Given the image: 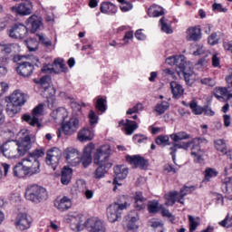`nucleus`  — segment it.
Wrapping results in <instances>:
<instances>
[{
  "instance_id": "nucleus-1",
  "label": "nucleus",
  "mask_w": 232,
  "mask_h": 232,
  "mask_svg": "<svg viewBox=\"0 0 232 232\" xmlns=\"http://www.w3.org/2000/svg\"><path fill=\"white\" fill-rule=\"evenodd\" d=\"M32 150V138L26 135L20 144L14 141H6L2 145V152L5 159H19L24 157Z\"/></svg>"
},
{
  "instance_id": "nucleus-2",
  "label": "nucleus",
  "mask_w": 232,
  "mask_h": 232,
  "mask_svg": "<svg viewBox=\"0 0 232 232\" xmlns=\"http://www.w3.org/2000/svg\"><path fill=\"white\" fill-rule=\"evenodd\" d=\"M28 95L24 94L20 90L14 91L12 94L5 97L7 102L5 111L9 117H15L18 111H21V107L26 104Z\"/></svg>"
},
{
  "instance_id": "nucleus-3",
  "label": "nucleus",
  "mask_w": 232,
  "mask_h": 232,
  "mask_svg": "<svg viewBox=\"0 0 232 232\" xmlns=\"http://www.w3.org/2000/svg\"><path fill=\"white\" fill-rule=\"evenodd\" d=\"M44 149H40L30 152L29 156L24 159V162L27 168V173L29 174V177L37 175V173H41V163L39 162L38 159L39 157H44Z\"/></svg>"
},
{
  "instance_id": "nucleus-4",
  "label": "nucleus",
  "mask_w": 232,
  "mask_h": 232,
  "mask_svg": "<svg viewBox=\"0 0 232 232\" xmlns=\"http://www.w3.org/2000/svg\"><path fill=\"white\" fill-rule=\"evenodd\" d=\"M25 198L30 202L39 204V202H44V200L48 199V191L39 185H31L26 188Z\"/></svg>"
},
{
  "instance_id": "nucleus-5",
  "label": "nucleus",
  "mask_w": 232,
  "mask_h": 232,
  "mask_svg": "<svg viewBox=\"0 0 232 232\" xmlns=\"http://www.w3.org/2000/svg\"><path fill=\"white\" fill-rule=\"evenodd\" d=\"M44 110V105L43 103H40L33 109L32 115L24 114L22 116V119L25 122H28L30 126H36L38 130H40V128H42L43 125L39 121V117H42Z\"/></svg>"
},
{
  "instance_id": "nucleus-6",
  "label": "nucleus",
  "mask_w": 232,
  "mask_h": 232,
  "mask_svg": "<svg viewBox=\"0 0 232 232\" xmlns=\"http://www.w3.org/2000/svg\"><path fill=\"white\" fill-rule=\"evenodd\" d=\"M110 145H104L97 149L93 156V163L102 166L111 164V161H110Z\"/></svg>"
},
{
  "instance_id": "nucleus-7",
  "label": "nucleus",
  "mask_w": 232,
  "mask_h": 232,
  "mask_svg": "<svg viewBox=\"0 0 232 232\" xmlns=\"http://www.w3.org/2000/svg\"><path fill=\"white\" fill-rule=\"evenodd\" d=\"M63 156V152L59 148H53L47 151V156L45 159V162L48 166H51L52 169L55 171L57 169V166H59V160H61V157Z\"/></svg>"
},
{
  "instance_id": "nucleus-8",
  "label": "nucleus",
  "mask_w": 232,
  "mask_h": 232,
  "mask_svg": "<svg viewBox=\"0 0 232 232\" xmlns=\"http://www.w3.org/2000/svg\"><path fill=\"white\" fill-rule=\"evenodd\" d=\"M11 39H24L28 35V27L23 24H14L8 30Z\"/></svg>"
},
{
  "instance_id": "nucleus-9",
  "label": "nucleus",
  "mask_w": 232,
  "mask_h": 232,
  "mask_svg": "<svg viewBox=\"0 0 232 232\" xmlns=\"http://www.w3.org/2000/svg\"><path fill=\"white\" fill-rule=\"evenodd\" d=\"M15 48L14 44L0 43V64H8L10 63V54Z\"/></svg>"
},
{
  "instance_id": "nucleus-10",
  "label": "nucleus",
  "mask_w": 232,
  "mask_h": 232,
  "mask_svg": "<svg viewBox=\"0 0 232 232\" xmlns=\"http://www.w3.org/2000/svg\"><path fill=\"white\" fill-rule=\"evenodd\" d=\"M63 155L67 162L72 166H77V164L81 163V155L77 149L69 147L64 150Z\"/></svg>"
},
{
  "instance_id": "nucleus-11",
  "label": "nucleus",
  "mask_w": 232,
  "mask_h": 232,
  "mask_svg": "<svg viewBox=\"0 0 232 232\" xmlns=\"http://www.w3.org/2000/svg\"><path fill=\"white\" fill-rule=\"evenodd\" d=\"M79 119L71 118L66 123L62 124V130L64 135H73L79 130Z\"/></svg>"
},
{
  "instance_id": "nucleus-12",
  "label": "nucleus",
  "mask_w": 232,
  "mask_h": 232,
  "mask_svg": "<svg viewBox=\"0 0 232 232\" xmlns=\"http://www.w3.org/2000/svg\"><path fill=\"white\" fill-rule=\"evenodd\" d=\"M177 73L178 75H183L188 86H191L195 82V78H193L195 72H193V69L188 64V63L183 65Z\"/></svg>"
},
{
  "instance_id": "nucleus-13",
  "label": "nucleus",
  "mask_w": 232,
  "mask_h": 232,
  "mask_svg": "<svg viewBox=\"0 0 232 232\" xmlns=\"http://www.w3.org/2000/svg\"><path fill=\"white\" fill-rule=\"evenodd\" d=\"M26 25L28 26L31 34H35L37 30H41V28H43V18L33 14L26 20Z\"/></svg>"
},
{
  "instance_id": "nucleus-14",
  "label": "nucleus",
  "mask_w": 232,
  "mask_h": 232,
  "mask_svg": "<svg viewBox=\"0 0 232 232\" xmlns=\"http://www.w3.org/2000/svg\"><path fill=\"white\" fill-rule=\"evenodd\" d=\"M85 227L89 229V232H106V227L102 220L99 219H88L85 222Z\"/></svg>"
},
{
  "instance_id": "nucleus-15",
  "label": "nucleus",
  "mask_w": 232,
  "mask_h": 232,
  "mask_svg": "<svg viewBox=\"0 0 232 232\" xmlns=\"http://www.w3.org/2000/svg\"><path fill=\"white\" fill-rule=\"evenodd\" d=\"M32 8L33 5L31 2H24L17 6L11 7V11L17 15H30L32 14Z\"/></svg>"
},
{
  "instance_id": "nucleus-16",
  "label": "nucleus",
  "mask_w": 232,
  "mask_h": 232,
  "mask_svg": "<svg viewBox=\"0 0 232 232\" xmlns=\"http://www.w3.org/2000/svg\"><path fill=\"white\" fill-rule=\"evenodd\" d=\"M13 175L17 179H24V177H29L26 163H24V159H23L22 161H19L14 166Z\"/></svg>"
},
{
  "instance_id": "nucleus-17",
  "label": "nucleus",
  "mask_w": 232,
  "mask_h": 232,
  "mask_svg": "<svg viewBox=\"0 0 232 232\" xmlns=\"http://www.w3.org/2000/svg\"><path fill=\"white\" fill-rule=\"evenodd\" d=\"M127 162L134 166V168H140V169H146L148 168V160L140 155L127 156Z\"/></svg>"
},
{
  "instance_id": "nucleus-18",
  "label": "nucleus",
  "mask_w": 232,
  "mask_h": 232,
  "mask_svg": "<svg viewBox=\"0 0 232 232\" xmlns=\"http://www.w3.org/2000/svg\"><path fill=\"white\" fill-rule=\"evenodd\" d=\"M187 63L186 56L184 55L170 56L166 59L167 64H169V66H176L177 73Z\"/></svg>"
},
{
  "instance_id": "nucleus-19",
  "label": "nucleus",
  "mask_w": 232,
  "mask_h": 232,
  "mask_svg": "<svg viewBox=\"0 0 232 232\" xmlns=\"http://www.w3.org/2000/svg\"><path fill=\"white\" fill-rule=\"evenodd\" d=\"M93 145L89 144L83 149V153L80 158V162L83 166V168H88L93 160L92 158V151H93Z\"/></svg>"
},
{
  "instance_id": "nucleus-20",
  "label": "nucleus",
  "mask_w": 232,
  "mask_h": 232,
  "mask_svg": "<svg viewBox=\"0 0 232 232\" xmlns=\"http://www.w3.org/2000/svg\"><path fill=\"white\" fill-rule=\"evenodd\" d=\"M121 215H122V210L118 206L111 204L107 208V218L109 222H117L121 218Z\"/></svg>"
},
{
  "instance_id": "nucleus-21",
  "label": "nucleus",
  "mask_w": 232,
  "mask_h": 232,
  "mask_svg": "<svg viewBox=\"0 0 232 232\" xmlns=\"http://www.w3.org/2000/svg\"><path fill=\"white\" fill-rule=\"evenodd\" d=\"M31 224H32V221L28 218V215L24 213H20L17 215L16 220H15V226L18 229H21V231L29 229Z\"/></svg>"
},
{
  "instance_id": "nucleus-22",
  "label": "nucleus",
  "mask_w": 232,
  "mask_h": 232,
  "mask_svg": "<svg viewBox=\"0 0 232 232\" xmlns=\"http://www.w3.org/2000/svg\"><path fill=\"white\" fill-rule=\"evenodd\" d=\"M16 72L19 73V75H22V77H30V75L34 73V64L30 63L29 62L18 63Z\"/></svg>"
},
{
  "instance_id": "nucleus-23",
  "label": "nucleus",
  "mask_w": 232,
  "mask_h": 232,
  "mask_svg": "<svg viewBox=\"0 0 232 232\" xmlns=\"http://www.w3.org/2000/svg\"><path fill=\"white\" fill-rule=\"evenodd\" d=\"M34 81L35 84H40V86L44 88V92H46L47 90H52L53 92H51V95H55V89L50 86L52 84V77H50L49 75H45L40 78V80L34 79Z\"/></svg>"
},
{
  "instance_id": "nucleus-24",
  "label": "nucleus",
  "mask_w": 232,
  "mask_h": 232,
  "mask_svg": "<svg viewBox=\"0 0 232 232\" xmlns=\"http://www.w3.org/2000/svg\"><path fill=\"white\" fill-rule=\"evenodd\" d=\"M95 137L93 129L83 128L78 132L77 139L80 142H88V140H92Z\"/></svg>"
},
{
  "instance_id": "nucleus-25",
  "label": "nucleus",
  "mask_w": 232,
  "mask_h": 232,
  "mask_svg": "<svg viewBox=\"0 0 232 232\" xmlns=\"http://www.w3.org/2000/svg\"><path fill=\"white\" fill-rule=\"evenodd\" d=\"M169 84L173 99H180L184 95V87L176 81L170 82Z\"/></svg>"
},
{
  "instance_id": "nucleus-26",
  "label": "nucleus",
  "mask_w": 232,
  "mask_h": 232,
  "mask_svg": "<svg viewBox=\"0 0 232 232\" xmlns=\"http://www.w3.org/2000/svg\"><path fill=\"white\" fill-rule=\"evenodd\" d=\"M202 38L200 27H189L187 30V41H199Z\"/></svg>"
},
{
  "instance_id": "nucleus-27",
  "label": "nucleus",
  "mask_w": 232,
  "mask_h": 232,
  "mask_svg": "<svg viewBox=\"0 0 232 232\" xmlns=\"http://www.w3.org/2000/svg\"><path fill=\"white\" fill-rule=\"evenodd\" d=\"M113 163H106L105 165H98V168L94 171V179L100 180V179H103V177L110 171Z\"/></svg>"
},
{
  "instance_id": "nucleus-28",
  "label": "nucleus",
  "mask_w": 232,
  "mask_h": 232,
  "mask_svg": "<svg viewBox=\"0 0 232 232\" xmlns=\"http://www.w3.org/2000/svg\"><path fill=\"white\" fill-rule=\"evenodd\" d=\"M139 212L137 210L130 211L126 217L125 220H127L128 225L127 227H139L137 223L139 222Z\"/></svg>"
},
{
  "instance_id": "nucleus-29",
  "label": "nucleus",
  "mask_w": 232,
  "mask_h": 232,
  "mask_svg": "<svg viewBox=\"0 0 232 232\" xmlns=\"http://www.w3.org/2000/svg\"><path fill=\"white\" fill-rule=\"evenodd\" d=\"M73 170L70 167H63L62 169L61 182L63 186H68L72 182Z\"/></svg>"
},
{
  "instance_id": "nucleus-30",
  "label": "nucleus",
  "mask_w": 232,
  "mask_h": 232,
  "mask_svg": "<svg viewBox=\"0 0 232 232\" xmlns=\"http://www.w3.org/2000/svg\"><path fill=\"white\" fill-rule=\"evenodd\" d=\"M179 195L180 193L177 190L165 194V206H175V202H179V198H180Z\"/></svg>"
},
{
  "instance_id": "nucleus-31",
  "label": "nucleus",
  "mask_w": 232,
  "mask_h": 232,
  "mask_svg": "<svg viewBox=\"0 0 232 232\" xmlns=\"http://www.w3.org/2000/svg\"><path fill=\"white\" fill-rule=\"evenodd\" d=\"M227 81V87H218L216 88V93L218 95H227V93L231 92L232 90V73L226 78Z\"/></svg>"
},
{
  "instance_id": "nucleus-32",
  "label": "nucleus",
  "mask_w": 232,
  "mask_h": 232,
  "mask_svg": "<svg viewBox=\"0 0 232 232\" xmlns=\"http://www.w3.org/2000/svg\"><path fill=\"white\" fill-rule=\"evenodd\" d=\"M100 10L102 14H117V6L111 2H103L101 5Z\"/></svg>"
},
{
  "instance_id": "nucleus-33",
  "label": "nucleus",
  "mask_w": 232,
  "mask_h": 232,
  "mask_svg": "<svg viewBox=\"0 0 232 232\" xmlns=\"http://www.w3.org/2000/svg\"><path fill=\"white\" fill-rule=\"evenodd\" d=\"M192 142H179V143H174L172 147H170V155L172 157L173 162H175V153H177V150H188L189 146H191Z\"/></svg>"
},
{
  "instance_id": "nucleus-34",
  "label": "nucleus",
  "mask_w": 232,
  "mask_h": 232,
  "mask_svg": "<svg viewBox=\"0 0 232 232\" xmlns=\"http://www.w3.org/2000/svg\"><path fill=\"white\" fill-rule=\"evenodd\" d=\"M54 206L60 211H66V209H70V208H72V201L68 197H63L61 200L56 201Z\"/></svg>"
},
{
  "instance_id": "nucleus-35",
  "label": "nucleus",
  "mask_w": 232,
  "mask_h": 232,
  "mask_svg": "<svg viewBox=\"0 0 232 232\" xmlns=\"http://www.w3.org/2000/svg\"><path fill=\"white\" fill-rule=\"evenodd\" d=\"M114 175L119 179V180H124L128 177V168L124 166H115L114 167Z\"/></svg>"
},
{
  "instance_id": "nucleus-36",
  "label": "nucleus",
  "mask_w": 232,
  "mask_h": 232,
  "mask_svg": "<svg viewBox=\"0 0 232 232\" xmlns=\"http://www.w3.org/2000/svg\"><path fill=\"white\" fill-rule=\"evenodd\" d=\"M193 190H195V187L191 186V187H188V186H184L179 193V198H178V202L179 204H182V206H184V197H186V195H189V193H192Z\"/></svg>"
},
{
  "instance_id": "nucleus-37",
  "label": "nucleus",
  "mask_w": 232,
  "mask_h": 232,
  "mask_svg": "<svg viewBox=\"0 0 232 232\" xmlns=\"http://www.w3.org/2000/svg\"><path fill=\"white\" fill-rule=\"evenodd\" d=\"M148 15L150 17H160V15H164V9L160 6L152 5L148 10Z\"/></svg>"
},
{
  "instance_id": "nucleus-38",
  "label": "nucleus",
  "mask_w": 232,
  "mask_h": 232,
  "mask_svg": "<svg viewBox=\"0 0 232 232\" xmlns=\"http://www.w3.org/2000/svg\"><path fill=\"white\" fill-rule=\"evenodd\" d=\"M139 128V124L136 123V121L126 120V124L124 128V131L126 135H133V131Z\"/></svg>"
},
{
  "instance_id": "nucleus-39",
  "label": "nucleus",
  "mask_w": 232,
  "mask_h": 232,
  "mask_svg": "<svg viewBox=\"0 0 232 232\" xmlns=\"http://www.w3.org/2000/svg\"><path fill=\"white\" fill-rule=\"evenodd\" d=\"M169 138L174 142H179V140H188V139H190L191 136L189 134H187L186 131H180V132L170 134Z\"/></svg>"
},
{
  "instance_id": "nucleus-40",
  "label": "nucleus",
  "mask_w": 232,
  "mask_h": 232,
  "mask_svg": "<svg viewBox=\"0 0 232 232\" xmlns=\"http://www.w3.org/2000/svg\"><path fill=\"white\" fill-rule=\"evenodd\" d=\"M112 206H117L118 209L124 211V209L128 208V199L126 196H121L116 202L112 203Z\"/></svg>"
},
{
  "instance_id": "nucleus-41",
  "label": "nucleus",
  "mask_w": 232,
  "mask_h": 232,
  "mask_svg": "<svg viewBox=\"0 0 232 232\" xmlns=\"http://www.w3.org/2000/svg\"><path fill=\"white\" fill-rule=\"evenodd\" d=\"M155 142L158 146H169V136L168 135H160L156 138Z\"/></svg>"
},
{
  "instance_id": "nucleus-42",
  "label": "nucleus",
  "mask_w": 232,
  "mask_h": 232,
  "mask_svg": "<svg viewBox=\"0 0 232 232\" xmlns=\"http://www.w3.org/2000/svg\"><path fill=\"white\" fill-rule=\"evenodd\" d=\"M169 108V102H162L161 103H158L155 107V111L159 113V115H162L166 112L167 110Z\"/></svg>"
},
{
  "instance_id": "nucleus-43",
  "label": "nucleus",
  "mask_w": 232,
  "mask_h": 232,
  "mask_svg": "<svg viewBox=\"0 0 232 232\" xmlns=\"http://www.w3.org/2000/svg\"><path fill=\"white\" fill-rule=\"evenodd\" d=\"M38 37V41L42 46H44V48H52V40H50L48 37L44 36V34H36Z\"/></svg>"
},
{
  "instance_id": "nucleus-44",
  "label": "nucleus",
  "mask_w": 232,
  "mask_h": 232,
  "mask_svg": "<svg viewBox=\"0 0 232 232\" xmlns=\"http://www.w3.org/2000/svg\"><path fill=\"white\" fill-rule=\"evenodd\" d=\"M134 199H135L136 208L139 210L142 209L143 208L142 203L144 202V197L142 196V192L140 191L136 192L134 196Z\"/></svg>"
},
{
  "instance_id": "nucleus-45",
  "label": "nucleus",
  "mask_w": 232,
  "mask_h": 232,
  "mask_svg": "<svg viewBox=\"0 0 232 232\" xmlns=\"http://www.w3.org/2000/svg\"><path fill=\"white\" fill-rule=\"evenodd\" d=\"M95 108L96 110H98V111H102V113H104V111H106L107 110L106 100L103 98H99L96 101Z\"/></svg>"
},
{
  "instance_id": "nucleus-46",
  "label": "nucleus",
  "mask_w": 232,
  "mask_h": 232,
  "mask_svg": "<svg viewBox=\"0 0 232 232\" xmlns=\"http://www.w3.org/2000/svg\"><path fill=\"white\" fill-rule=\"evenodd\" d=\"M53 66H55L56 68H60L61 72H68V68L64 64V60L61 58H56L53 63Z\"/></svg>"
},
{
  "instance_id": "nucleus-47",
  "label": "nucleus",
  "mask_w": 232,
  "mask_h": 232,
  "mask_svg": "<svg viewBox=\"0 0 232 232\" xmlns=\"http://www.w3.org/2000/svg\"><path fill=\"white\" fill-rule=\"evenodd\" d=\"M223 189H226L227 193H229L232 191V178L227 177L223 179L222 184Z\"/></svg>"
},
{
  "instance_id": "nucleus-48",
  "label": "nucleus",
  "mask_w": 232,
  "mask_h": 232,
  "mask_svg": "<svg viewBox=\"0 0 232 232\" xmlns=\"http://www.w3.org/2000/svg\"><path fill=\"white\" fill-rule=\"evenodd\" d=\"M217 175H218V172L216 171L215 169L208 168L205 170V180L209 182V180H211L213 177H217Z\"/></svg>"
},
{
  "instance_id": "nucleus-49",
  "label": "nucleus",
  "mask_w": 232,
  "mask_h": 232,
  "mask_svg": "<svg viewBox=\"0 0 232 232\" xmlns=\"http://www.w3.org/2000/svg\"><path fill=\"white\" fill-rule=\"evenodd\" d=\"M188 221H189V232L196 231L197 227L200 225L193 216H188Z\"/></svg>"
},
{
  "instance_id": "nucleus-50",
  "label": "nucleus",
  "mask_w": 232,
  "mask_h": 232,
  "mask_svg": "<svg viewBox=\"0 0 232 232\" xmlns=\"http://www.w3.org/2000/svg\"><path fill=\"white\" fill-rule=\"evenodd\" d=\"M160 24H161V30L162 32H165L166 34H171V28L169 27L168 24L166 23V18L161 17L160 20Z\"/></svg>"
},
{
  "instance_id": "nucleus-51",
  "label": "nucleus",
  "mask_w": 232,
  "mask_h": 232,
  "mask_svg": "<svg viewBox=\"0 0 232 232\" xmlns=\"http://www.w3.org/2000/svg\"><path fill=\"white\" fill-rule=\"evenodd\" d=\"M90 124L93 126V124H97L99 122V117L95 114V111H91L89 113Z\"/></svg>"
},
{
  "instance_id": "nucleus-52",
  "label": "nucleus",
  "mask_w": 232,
  "mask_h": 232,
  "mask_svg": "<svg viewBox=\"0 0 232 232\" xmlns=\"http://www.w3.org/2000/svg\"><path fill=\"white\" fill-rule=\"evenodd\" d=\"M161 215L163 217H167V218H169V220L172 224H173V222H175V216H173V214H171V212H169V210H168L166 208H162Z\"/></svg>"
},
{
  "instance_id": "nucleus-53",
  "label": "nucleus",
  "mask_w": 232,
  "mask_h": 232,
  "mask_svg": "<svg viewBox=\"0 0 232 232\" xmlns=\"http://www.w3.org/2000/svg\"><path fill=\"white\" fill-rule=\"evenodd\" d=\"M219 226H222V227H232V217L229 218V216H227V218L219 222Z\"/></svg>"
},
{
  "instance_id": "nucleus-54",
  "label": "nucleus",
  "mask_w": 232,
  "mask_h": 232,
  "mask_svg": "<svg viewBox=\"0 0 232 232\" xmlns=\"http://www.w3.org/2000/svg\"><path fill=\"white\" fill-rule=\"evenodd\" d=\"M149 213H157L159 211V203L152 202L148 206Z\"/></svg>"
},
{
  "instance_id": "nucleus-55",
  "label": "nucleus",
  "mask_w": 232,
  "mask_h": 232,
  "mask_svg": "<svg viewBox=\"0 0 232 232\" xmlns=\"http://www.w3.org/2000/svg\"><path fill=\"white\" fill-rule=\"evenodd\" d=\"M212 10L213 12H224V13L227 12V8L222 7L221 4H217V3L212 5Z\"/></svg>"
},
{
  "instance_id": "nucleus-56",
  "label": "nucleus",
  "mask_w": 232,
  "mask_h": 232,
  "mask_svg": "<svg viewBox=\"0 0 232 232\" xmlns=\"http://www.w3.org/2000/svg\"><path fill=\"white\" fill-rule=\"evenodd\" d=\"M27 48L29 52H36L37 50V42H34V40H30L27 42Z\"/></svg>"
},
{
  "instance_id": "nucleus-57",
  "label": "nucleus",
  "mask_w": 232,
  "mask_h": 232,
  "mask_svg": "<svg viewBox=\"0 0 232 232\" xmlns=\"http://www.w3.org/2000/svg\"><path fill=\"white\" fill-rule=\"evenodd\" d=\"M133 140H137L140 144L141 142H146L148 138L142 134H135L133 136Z\"/></svg>"
},
{
  "instance_id": "nucleus-58",
  "label": "nucleus",
  "mask_w": 232,
  "mask_h": 232,
  "mask_svg": "<svg viewBox=\"0 0 232 232\" xmlns=\"http://www.w3.org/2000/svg\"><path fill=\"white\" fill-rule=\"evenodd\" d=\"M131 8H133V5L128 2H124V4H121V12H129V10H131Z\"/></svg>"
},
{
  "instance_id": "nucleus-59",
  "label": "nucleus",
  "mask_w": 232,
  "mask_h": 232,
  "mask_svg": "<svg viewBox=\"0 0 232 232\" xmlns=\"http://www.w3.org/2000/svg\"><path fill=\"white\" fill-rule=\"evenodd\" d=\"M54 68H53V64H47L45 66H44V68L42 69V72L43 73H52V72H54Z\"/></svg>"
},
{
  "instance_id": "nucleus-60",
  "label": "nucleus",
  "mask_w": 232,
  "mask_h": 232,
  "mask_svg": "<svg viewBox=\"0 0 232 232\" xmlns=\"http://www.w3.org/2000/svg\"><path fill=\"white\" fill-rule=\"evenodd\" d=\"M201 84H206L207 86H215V82L211 78H204L200 80Z\"/></svg>"
},
{
  "instance_id": "nucleus-61",
  "label": "nucleus",
  "mask_w": 232,
  "mask_h": 232,
  "mask_svg": "<svg viewBox=\"0 0 232 232\" xmlns=\"http://www.w3.org/2000/svg\"><path fill=\"white\" fill-rule=\"evenodd\" d=\"M212 66H214V68H218V66H220V58H218L217 54L212 56Z\"/></svg>"
},
{
  "instance_id": "nucleus-62",
  "label": "nucleus",
  "mask_w": 232,
  "mask_h": 232,
  "mask_svg": "<svg viewBox=\"0 0 232 232\" xmlns=\"http://www.w3.org/2000/svg\"><path fill=\"white\" fill-rule=\"evenodd\" d=\"M6 92H8V83L1 82L0 83V97L4 95Z\"/></svg>"
},
{
  "instance_id": "nucleus-63",
  "label": "nucleus",
  "mask_w": 232,
  "mask_h": 232,
  "mask_svg": "<svg viewBox=\"0 0 232 232\" xmlns=\"http://www.w3.org/2000/svg\"><path fill=\"white\" fill-rule=\"evenodd\" d=\"M135 37L139 41H144V39H146V36L144 35V34H142V29H139L136 31Z\"/></svg>"
},
{
  "instance_id": "nucleus-64",
  "label": "nucleus",
  "mask_w": 232,
  "mask_h": 232,
  "mask_svg": "<svg viewBox=\"0 0 232 232\" xmlns=\"http://www.w3.org/2000/svg\"><path fill=\"white\" fill-rule=\"evenodd\" d=\"M218 42L217 41V33H213L209 37H208V44L215 45Z\"/></svg>"
}]
</instances>
